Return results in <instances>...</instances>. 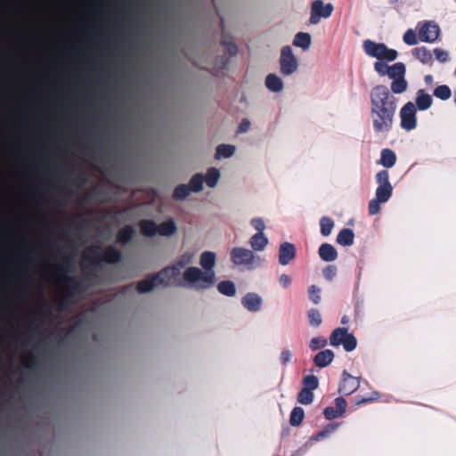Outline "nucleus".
Returning <instances> with one entry per match:
<instances>
[{
	"label": "nucleus",
	"mask_w": 456,
	"mask_h": 456,
	"mask_svg": "<svg viewBox=\"0 0 456 456\" xmlns=\"http://www.w3.org/2000/svg\"><path fill=\"white\" fill-rule=\"evenodd\" d=\"M370 117L376 134L389 132L394 124L397 98L384 85L374 86L370 94Z\"/></svg>",
	"instance_id": "1"
},
{
	"label": "nucleus",
	"mask_w": 456,
	"mask_h": 456,
	"mask_svg": "<svg viewBox=\"0 0 456 456\" xmlns=\"http://www.w3.org/2000/svg\"><path fill=\"white\" fill-rule=\"evenodd\" d=\"M200 265L204 272L198 267H188L183 274V280L197 289H207L216 282L214 267L216 265V254L205 251L200 255Z\"/></svg>",
	"instance_id": "2"
},
{
	"label": "nucleus",
	"mask_w": 456,
	"mask_h": 456,
	"mask_svg": "<svg viewBox=\"0 0 456 456\" xmlns=\"http://www.w3.org/2000/svg\"><path fill=\"white\" fill-rule=\"evenodd\" d=\"M122 254L113 245H109L103 249L100 246H92L86 249L83 256L85 261L93 265H99L102 262L106 264H117L121 261Z\"/></svg>",
	"instance_id": "3"
},
{
	"label": "nucleus",
	"mask_w": 456,
	"mask_h": 456,
	"mask_svg": "<svg viewBox=\"0 0 456 456\" xmlns=\"http://www.w3.org/2000/svg\"><path fill=\"white\" fill-rule=\"evenodd\" d=\"M363 50L370 57L377 58L380 61H393L398 56L396 50L389 49L385 44L376 43L370 39L363 42Z\"/></svg>",
	"instance_id": "4"
},
{
	"label": "nucleus",
	"mask_w": 456,
	"mask_h": 456,
	"mask_svg": "<svg viewBox=\"0 0 456 456\" xmlns=\"http://www.w3.org/2000/svg\"><path fill=\"white\" fill-rule=\"evenodd\" d=\"M60 281L65 286V293L60 297L58 306L60 310H64L66 306L74 302V297L83 289L80 281L76 277L62 276Z\"/></svg>",
	"instance_id": "5"
},
{
	"label": "nucleus",
	"mask_w": 456,
	"mask_h": 456,
	"mask_svg": "<svg viewBox=\"0 0 456 456\" xmlns=\"http://www.w3.org/2000/svg\"><path fill=\"white\" fill-rule=\"evenodd\" d=\"M231 260L235 265H246L248 269L256 268L261 265L259 256L244 248H233L230 253Z\"/></svg>",
	"instance_id": "6"
},
{
	"label": "nucleus",
	"mask_w": 456,
	"mask_h": 456,
	"mask_svg": "<svg viewBox=\"0 0 456 456\" xmlns=\"http://www.w3.org/2000/svg\"><path fill=\"white\" fill-rule=\"evenodd\" d=\"M330 344L332 346L342 345L346 352H352L357 346V339L346 328H337L330 336Z\"/></svg>",
	"instance_id": "7"
},
{
	"label": "nucleus",
	"mask_w": 456,
	"mask_h": 456,
	"mask_svg": "<svg viewBox=\"0 0 456 456\" xmlns=\"http://www.w3.org/2000/svg\"><path fill=\"white\" fill-rule=\"evenodd\" d=\"M419 38L421 42L434 43L440 36V28L433 20L419 21L417 25Z\"/></svg>",
	"instance_id": "8"
},
{
	"label": "nucleus",
	"mask_w": 456,
	"mask_h": 456,
	"mask_svg": "<svg viewBox=\"0 0 456 456\" xmlns=\"http://www.w3.org/2000/svg\"><path fill=\"white\" fill-rule=\"evenodd\" d=\"M417 110L411 102L405 103L400 110L401 127L405 131H411L417 126Z\"/></svg>",
	"instance_id": "9"
},
{
	"label": "nucleus",
	"mask_w": 456,
	"mask_h": 456,
	"mask_svg": "<svg viewBox=\"0 0 456 456\" xmlns=\"http://www.w3.org/2000/svg\"><path fill=\"white\" fill-rule=\"evenodd\" d=\"M280 66L281 72L285 76L291 75L297 69V61L293 54L291 47L289 45L281 49Z\"/></svg>",
	"instance_id": "10"
},
{
	"label": "nucleus",
	"mask_w": 456,
	"mask_h": 456,
	"mask_svg": "<svg viewBox=\"0 0 456 456\" xmlns=\"http://www.w3.org/2000/svg\"><path fill=\"white\" fill-rule=\"evenodd\" d=\"M333 12L331 4H324L322 0H315L311 5V16L309 21L311 24H317L321 18H329Z\"/></svg>",
	"instance_id": "11"
},
{
	"label": "nucleus",
	"mask_w": 456,
	"mask_h": 456,
	"mask_svg": "<svg viewBox=\"0 0 456 456\" xmlns=\"http://www.w3.org/2000/svg\"><path fill=\"white\" fill-rule=\"evenodd\" d=\"M156 286L169 287L174 284L173 280L179 276V270L177 267L167 266L161 269L155 274H151Z\"/></svg>",
	"instance_id": "12"
},
{
	"label": "nucleus",
	"mask_w": 456,
	"mask_h": 456,
	"mask_svg": "<svg viewBox=\"0 0 456 456\" xmlns=\"http://www.w3.org/2000/svg\"><path fill=\"white\" fill-rule=\"evenodd\" d=\"M360 381L357 378L352 376L346 370H344L338 387V392L345 395H349L358 389Z\"/></svg>",
	"instance_id": "13"
},
{
	"label": "nucleus",
	"mask_w": 456,
	"mask_h": 456,
	"mask_svg": "<svg viewBox=\"0 0 456 456\" xmlns=\"http://www.w3.org/2000/svg\"><path fill=\"white\" fill-rule=\"evenodd\" d=\"M297 250L294 244L283 242L279 248V263L281 265H289L296 257Z\"/></svg>",
	"instance_id": "14"
},
{
	"label": "nucleus",
	"mask_w": 456,
	"mask_h": 456,
	"mask_svg": "<svg viewBox=\"0 0 456 456\" xmlns=\"http://www.w3.org/2000/svg\"><path fill=\"white\" fill-rule=\"evenodd\" d=\"M263 300L260 296L256 293H248L242 299V305L250 312H257L262 305Z\"/></svg>",
	"instance_id": "15"
},
{
	"label": "nucleus",
	"mask_w": 456,
	"mask_h": 456,
	"mask_svg": "<svg viewBox=\"0 0 456 456\" xmlns=\"http://www.w3.org/2000/svg\"><path fill=\"white\" fill-rule=\"evenodd\" d=\"M334 353L330 349L320 351L314 357V363L316 367L324 368L331 363L334 359Z\"/></svg>",
	"instance_id": "16"
},
{
	"label": "nucleus",
	"mask_w": 456,
	"mask_h": 456,
	"mask_svg": "<svg viewBox=\"0 0 456 456\" xmlns=\"http://www.w3.org/2000/svg\"><path fill=\"white\" fill-rule=\"evenodd\" d=\"M319 256L325 262H332L338 258V251L335 247L330 243H322L318 250Z\"/></svg>",
	"instance_id": "17"
},
{
	"label": "nucleus",
	"mask_w": 456,
	"mask_h": 456,
	"mask_svg": "<svg viewBox=\"0 0 456 456\" xmlns=\"http://www.w3.org/2000/svg\"><path fill=\"white\" fill-rule=\"evenodd\" d=\"M433 99L432 96L427 94L423 89H419L417 92L415 99V107L419 110H427L432 106Z\"/></svg>",
	"instance_id": "18"
},
{
	"label": "nucleus",
	"mask_w": 456,
	"mask_h": 456,
	"mask_svg": "<svg viewBox=\"0 0 456 456\" xmlns=\"http://www.w3.org/2000/svg\"><path fill=\"white\" fill-rule=\"evenodd\" d=\"M135 231L132 225H126L117 233V242L120 244H127L134 236Z\"/></svg>",
	"instance_id": "19"
},
{
	"label": "nucleus",
	"mask_w": 456,
	"mask_h": 456,
	"mask_svg": "<svg viewBox=\"0 0 456 456\" xmlns=\"http://www.w3.org/2000/svg\"><path fill=\"white\" fill-rule=\"evenodd\" d=\"M396 162V155L391 149H383L380 153V159L379 163L384 167L390 168L395 166Z\"/></svg>",
	"instance_id": "20"
},
{
	"label": "nucleus",
	"mask_w": 456,
	"mask_h": 456,
	"mask_svg": "<svg viewBox=\"0 0 456 456\" xmlns=\"http://www.w3.org/2000/svg\"><path fill=\"white\" fill-rule=\"evenodd\" d=\"M265 86L271 92L278 93L283 89V82L277 75L271 73L265 77Z\"/></svg>",
	"instance_id": "21"
},
{
	"label": "nucleus",
	"mask_w": 456,
	"mask_h": 456,
	"mask_svg": "<svg viewBox=\"0 0 456 456\" xmlns=\"http://www.w3.org/2000/svg\"><path fill=\"white\" fill-rule=\"evenodd\" d=\"M249 244L254 250L262 251L267 246L268 239L264 232H257L250 238Z\"/></svg>",
	"instance_id": "22"
},
{
	"label": "nucleus",
	"mask_w": 456,
	"mask_h": 456,
	"mask_svg": "<svg viewBox=\"0 0 456 456\" xmlns=\"http://www.w3.org/2000/svg\"><path fill=\"white\" fill-rule=\"evenodd\" d=\"M141 233L143 236L152 237L157 234V224L153 220L143 219L139 222Z\"/></svg>",
	"instance_id": "23"
},
{
	"label": "nucleus",
	"mask_w": 456,
	"mask_h": 456,
	"mask_svg": "<svg viewBox=\"0 0 456 456\" xmlns=\"http://www.w3.org/2000/svg\"><path fill=\"white\" fill-rule=\"evenodd\" d=\"M354 233L349 228L342 229L337 236V242L341 246H351L354 244Z\"/></svg>",
	"instance_id": "24"
},
{
	"label": "nucleus",
	"mask_w": 456,
	"mask_h": 456,
	"mask_svg": "<svg viewBox=\"0 0 456 456\" xmlns=\"http://www.w3.org/2000/svg\"><path fill=\"white\" fill-rule=\"evenodd\" d=\"M412 54L423 64L430 63L433 59L431 52L425 46L414 48L412 50Z\"/></svg>",
	"instance_id": "25"
},
{
	"label": "nucleus",
	"mask_w": 456,
	"mask_h": 456,
	"mask_svg": "<svg viewBox=\"0 0 456 456\" xmlns=\"http://www.w3.org/2000/svg\"><path fill=\"white\" fill-rule=\"evenodd\" d=\"M176 232V225L175 222L170 219L157 224V234L161 236H171Z\"/></svg>",
	"instance_id": "26"
},
{
	"label": "nucleus",
	"mask_w": 456,
	"mask_h": 456,
	"mask_svg": "<svg viewBox=\"0 0 456 456\" xmlns=\"http://www.w3.org/2000/svg\"><path fill=\"white\" fill-rule=\"evenodd\" d=\"M156 286L152 275H148L145 279L140 281L136 284V290L141 293H148L151 291Z\"/></svg>",
	"instance_id": "27"
},
{
	"label": "nucleus",
	"mask_w": 456,
	"mask_h": 456,
	"mask_svg": "<svg viewBox=\"0 0 456 456\" xmlns=\"http://www.w3.org/2000/svg\"><path fill=\"white\" fill-rule=\"evenodd\" d=\"M293 45L297 47H301L304 50L308 49L311 45L310 34L305 32H298L295 36Z\"/></svg>",
	"instance_id": "28"
},
{
	"label": "nucleus",
	"mask_w": 456,
	"mask_h": 456,
	"mask_svg": "<svg viewBox=\"0 0 456 456\" xmlns=\"http://www.w3.org/2000/svg\"><path fill=\"white\" fill-rule=\"evenodd\" d=\"M217 290L222 295L233 297L236 294V288L232 281H223L217 284Z\"/></svg>",
	"instance_id": "29"
},
{
	"label": "nucleus",
	"mask_w": 456,
	"mask_h": 456,
	"mask_svg": "<svg viewBox=\"0 0 456 456\" xmlns=\"http://www.w3.org/2000/svg\"><path fill=\"white\" fill-rule=\"evenodd\" d=\"M390 85L391 91L395 94L404 93L408 88V82L405 77L393 78Z\"/></svg>",
	"instance_id": "30"
},
{
	"label": "nucleus",
	"mask_w": 456,
	"mask_h": 456,
	"mask_svg": "<svg viewBox=\"0 0 456 456\" xmlns=\"http://www.w3.org/2000/svg\"><path fill=\"white\" fill-rule=\"evenodd\" d=\"M405 65L403 62H396L389 66L388 77L393 78L405 77Z\"/></svg>",
	"instance_id": "31"
},
{
	"label": "nucleus",
	"mask_w": 456,
	"mask_h": 456,
	"mask_svg": "<svg viewBox=\"0 0 456 456\" xmlns=\"http://www.w3.org/2000/svg\"><path fill=\"white\" fill-rule=\"evenodd\" d=\"M235 151V147L230 144H219L216 147V158H230L233 155Z\"/></svg>",
	"instance_id": "32"
},
{
	"label": "nucleus",
	"mask_w": 456,
	"mask_h": 456,
	"mask_svg": "<svg viewBox=\"0 0 456 456\" xmlns=\"http://www.w3.org/2000/svg\"><path fill=\"white\" fill-rule=\"evenodd\" d=\"M219 177V170L216 167H210L207 171L206 177L204 178V180L208 187L213 188L216 185Z\"/></svg>",
	"instance_id": "33"
},
{
	"label": "nucleus",
	"mask_w": 456,
	"mask_h": 456,
	"mask_svg": "<svg viewBox=\"0 0 456 456\" xmlns=\"http://www.w3.org/2000/svg\"><path fill=\"white\" fill-rule=\"evenodd\" d=\"M305 418V411L301 407H295L289 417V423L293 427L299 426Z\"/></svg>",
	"instance_id": "34"
},
{
	"label": "nucleus",
	"mask_w": 456,
	"mask_h": 456,
	"mask_svg": "<svg viewBox=\"0 0 456 456\" xmlns=\"http://www.w3.org/2000/svg\"><path fill=\"white\" fill-rule=\"evenodd\" d=\"M334 227V221L328 216H322L320 220L321 233L322 236H329Z\"/></svg>",
	"instance_id": "35"
},
{
	"label": "nucleus",
	"mask_w": 456,
	"mask_h": 456,
	"mask_svg": "<svg viewBox=\"0 0 456 456\" xmlns=\"http://www.w3.org/2000/svg\"><path fill=\"white\" fill-rule=\"evenodd\" d=\"M393 187L392 185L387 186H378L376 190V198L379 201L387 202L392 196Z\"/></svg>",
	"instance_id": "36"
},
{
	"label": "nucleus",
	"mask_w": 456,
	"mask_h": 456,
	"mask_svg": "<svg viewBox=\"0 0 456 456\" xmlns=\"http://www.w3.org/2000/svg\"><path fill=\"white\" fill-rule=\"evenodd\" d=\"M204 176L201 174L194 175L188 184L191 191L199 192L203 189Z\"/></svg>",
	"instance_id": "37"
},
{
	"label": "nucleus",
	"mask_w": 456,
	"mask_h": 456,
	"mask_svg": "<svg viewBox=\"0 0 456 456\" xmlns=\"http://www.w3.org/2000/svg\"><path fill=\"white\" fill-rule=\"evenodd\" d=\"M191 190L187 184H179L177 185L173 191V199L175 200H182L186 199L190 193Z\"/></svg>",
	"instance_id": "38"
},
{
	"label": "nucleus",
	"mask_w": 456,
	"mask_h": 456,
	"mask_svg": "<svg viewBox=\"0 0 456 456\" xmlns=\"http://www.w3.org/2000/svg\"><path fill=\"white\" fill-rule=\"evenodd\" d=\"M433 94L443 101L448 100L452 96L451 88L446 85L438 86L435 88Z\"/></svg>",
	"instance_id": "39"
},
{
	"label": "nucleus",
	"mask_w": 456,
	"mask_h": 456,
	"mask_svg": "<svg viewBox=\"0 0 456 456\" xmlns=\"http://www.w3.org/2000/svg\"><path fill=\"white\" fill-rule=\"evenodd\" d=\"M314 401V393L309 389L302 388L297 395V402L301 404L308 405Z\"/></svg>",
	"instance_id": "40"
},
{
	"label": "nucleus",
	"mask_w": 456,
	"mask_h": 456,
	"mask_svg": "<svg viewBox=\"0 0 456 456\" xmlns=\"http://www.w3.org/2000/svg\"><path fill=\"white\" fill-rule=\"evenodd\" d=\"M309 324L313 327H319L322 324V316L319 310L312 308L307 312Z\"/></svg>",
	"instance_id": "41"
},
{
	"label": "nucleus",
	"mask_w": 456,
	"mask_h": 456,
	"mask_svg": "<svg viewBox=\"0 0 456 456\" xmlns=\"http://www.w3.org/2000/svg\"><path fill=\"white\" fill-rule=\"evenodd\" d=\"M319 386L318 378L314 375H308L303 379V388L309 389L313 391L316 389Z\"/></svg>",
	"instance_id": "42"
},
{
	"label": "nucleus",
	"mask_w": 456,
	"mask_h": 456,
	"mask_svg": "<svg viewBox=\"0 0 456 456\" xmlns=\"http://www.w3.org/2000/svg\"><path fill=\"white\" fill-rule=\"evenodd\" d=\"M338 427V423L328 424L322 431H320L313 439L319 441L327 437L329 435L333 433Z\"/></svg>",
	"instance_id": "43"
},
{
	"label": "nucleus",
	"mask_w": 456,
	"mask_h": 456,
	"mask_svg": "<svg viewBox=\"0 0 456 456\" xmlns=\"http://www.w3.org/2000/svg\"><path fill=\"white\" fill-rule=\"evenodd\" d=\"M192 262V255L191 254H183L182 255L175 265L172 267H177L179 270V274L181 273V269L184 267L186 265H189Z\"/></svg>",
	"instance_id": "44"
},
{
	"label": "nucleus",
	"mask_w": 456,
	"mask_h": 456,
	"mask_svg": "<svg viewBox=\"0 0 456 456\" xmlns=\"http://www.w3.org/2000/svg\"><path fill=\"white\" fill-rule=\"evenodd\" d=\"M379 397V394L377 391H372L370 396L356 395L355 403L357 405L371 403Z\"/></svg>",
	"instance_id": "45"
},
{
	"label": "nucleus",
	"mask_w": 456,
	"mask_h": 456,
	"mask_svg": "<svg viewBox=\"0 0 456 456\" xmlns=\"http://www.w3.org/2000/svg\"><path fill=\"white\" fill-rule=\"evenodd\" d=\"M309 299L314 304L318 305L321 302V289L315 285H311L308 288Z\"/></svg>",
	"instance_id": "46"
},
{
	"label": "nucleus",
	"mask_w": 456,
	"mask_h": 456,
	"mask_svg": "<svg viewBox=\"0 0 456 456\" xmlns=\"http://www.w3.org/2000/svg\"><path fill=\"white\" fill-rule=\"evenodd\" d=\"M327 345V339L323 337H315L310 340L309 347L311 350L315 351L323 348Z\"/></svg>",
	"instance_id": "47"
},
{
	"label": "nucleus",
	"mask_w": 456,
	"mask_h": 456,
	"mask_svg": "<svg viewBox=\"0 0 456 456\" xmlns=\"http://www.w3.org/2000/svg\"><path fill=\"white\" fill-rule=\"evenodd\" d=\"M403 42L408 45H415L418 44V37L415 31L412 28L406 30L403 37Z\"/></svg>",
	"instance_id": "48"
},
{
	"label": "nucleus",
	"mask_w": 456,
	"mask_h": 456,
	"mask_svg": "<svg viewBox=\"0 0 456 456\" xmlns=\"http://www.w3.org/2000/svg\"><path fill=\"white\" fill-rule=\"evenodd\" d=\"M376 180L379 183V186H387L391 185L389 182V173L387 170H381L377 173Z\"/></svg>",
	"instance_id": "49"
},
{
	"label": "nucleus",
	"mask_w": 456,
	"mask_h": 456,
	"mask_svg": "<svg viewBox=\"0 0 456 456\" xmlns=\"http://www.w3.org/2000/svg\"><path fill=\"white\" fill-rule=\"evenodd\" d=\"M381 203H384V202L379 201V200L377 199L376 197L374 199H372L371 200H370L369 207H368L369 214L371 216L378 214L380 210Z\"/></svg>",
	"instance_id": "50"
},
{
	"label": "nucleus",
	"mask_w": 456,
	"mask_h": 456,
	"mask_svg": "<svg viewBox=\"0 0 456 456\" xmlns=\"http://www.w3.org/2000/svg\"><path fill=\"white\" fill-rule=\"evenodd\" d=\"M323 415L325 419L329 420L342 416V414L338 413V410H336V408L332 406L326 407L323 411Z\"/></svg>",
	"instance_id": "51"
},
{
	"label": "nucleus",
	"mask_w": 456,
	"mask_h": 456,
	"mask_svg": "<svg viewBox=\"0 0 456 456\" xmlns=\"http://www.w3.org/2000/svg\"><path fill=\"white\" fill-rule=\"evenodd\" d=\"M338 269L335 265H328L323 271V277L328 281H332L333 278L337 275Z\"/></svg>",
	"instance_id": "52"
},
{
	"label": "nucleus",
	"mask_w": 456,
	"mask_h": 456,
	"mask_svg": "<svg viewBox=\"0 0 456 456\" xmlns=\"http://www.w3.org/2000/svg\"><path fill=\"white\" fill-rule=\"evenodd\" d=\"M346 406L347 403L344 397L340 396L335 399V408L338 410V413L343 415L346 411Z\"/></svg>",
	"instance_id": "53"
},
{
	"label": "nucleus",
	"mask_w": 456,
	"mask_h": 456,
	"mask_svg": "<svg viewBox=\"0 0 456 456\" xmlns=\"http://www.w3.org/2000/svg\"><path fill=\"white\" fill-rule=\"evenodd\" d=\"M374 69L380 75V76H388V70L389 66L382 61H376L374 63Z\"/></svg>",
	"instance_id": "54"
},
{
	"label": "nucleus",
	"mask_w": 456,
	"mask_h": 456,
	"mask_svg": "<svg viewBox=\"0 0 456 456\" xmlns=\"http://www.w3.org/2000/svg\"><path fill=\"white\" fill-rule=\"evenodd\" d=\"M57 269L61 273H72L73 272L72 261L69 258L66 259L62 264H61L57 266Z\"/></svg>",
	"instance_id": "55"
},
{
	"label": "nucleus",
	"mask_w": 456,
	"mask_h": 456,
	"mask_svg": "<svg viewBox=\"0 0 456 456\" xmlns=\"http://www.w3.org/2000/svg\"><path fill=\"white\" fill-rule=\"evenodd\" d=\"M250 224L258 232H263L265 229V224L261 217H256L251 219Z\"/></svg>",
	"instance_id": "56"
},
{
	"label": "nucleus",
	"mask_w": 456,
	"mask_h": 456,
	"mask_svg": "<svg viewBox=\"0 0 456 456\" xmlns=\"http://www.w3.org/2000/svg\"><path fill=\"white\" fill-rule=\"evenodd\" d=\"M434 54L440 62H445L448 60V53L441 48H435Z\"/></svg>",
	"instance_id": "57"
},
{
	"label": "nucleus",
	"mask_w": 456,
	"mask_h": 456,
	"mask_svg": "<svg viewBox=\"0 0 456 456\" xmlns=\"http://www.w3.org/2000/svg\"><path fill=\"white\" fill-rule=\"evenodd\" d=\"M291 358L292 354L289 349H283L281 352L280 361L282 365L286 366L291 361Z\"/></svg>",
	"instance_id": "58"
},
{
	"label": "nucleus",
	"mask_w": 456,
	"mask_h": 456,
	"mask_svg": "<svg viewBox=\"0 0 456 456\" xmlns=\"http://www.w3.org/2000/svg\"><path fill=\"white\" fill-rule=\"evenodd\" d=\"M223 44L226 45V51L231 56H234L238 53V47L234 43H227L223 41Z\"/></svg>",
	"instance_id": "59"
},
{
	"label": "nucleus",
	"mask_w": 456,
	"mask_h": 456,
	"mask_svg": "<svg viewBox=\"0 0 456 456\" xmlns=\"http://www.w3.org/2000/svg\"><path fill=\"white\" fill-rule=\"evenodd\" d=\"M279 282L283 288H288L291 284V279L288 274H281L279 277Z\"/></svg>",
	"instance_id": "60"
},
{
	"label": "nucleus",
	"mask_w": 456,
	"mask_h": 456,
	"mask_svg": "<svg viewBox=\"0 0 456 456\" xmlns=\"http://www.w3.org/2000/svg\"><path fill=\"white\" fill-rule=\"evenodd\" d=\"M250 127V121L247 118H243L239 126L238 133H246Z\"/></svg>",
	"instance_id": "61"
},
{
	"label": "nucleus",
	"mask_w": 456,
	"mask_h": 456,
	"mask_svg": "<svg viewBox=\"0 0 456 456\" xmlns=\"http://www.w3.org/2000/svg\"><path fill=\"white\" fill-rule=\"evenodd\" d=\"M38 363V357L34 355L33 354H29L28 358V363L26 364V366L28 368H34L37 365Z\"/></svg>",
	"instance_id": "62"
},
{
	"label": "nucleus",
	"mask_w": 456,
	"mask_h": 456,
	"mask_svg": "<svg viewBox=\"0 0 456 456\" xmlns=\"http://www.w3.org/2000/svg\"><path fill=\"white\" fill-rule=\"evenodd\" d=\"M70 332H71V330H69V332H67L64 335H62L61 331L57 332V335L60 337V343H62L64 340H66L68 338V337L69 336Z\"/></svg>",
	"instance_id": "63"
},
{
	"label": "nucleus",
	"mask_w": 456,
	"mask_h": 456,
	"mask_svg": "<svg viewBox=\"0 0 456 456\" xmlns=\"http://www.w3.org/2000/svg\"><path fill=\"white\" fill-rule=\"evenodd\" d=\"M424 80L428 85L433 84V77L431 75H426Z\"/></svg>",
	"instance_id": "64"
}]
</instances>
